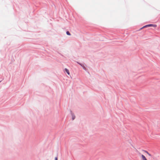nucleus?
Masks as SVG:
<instances>
[{
	"mask_svg": "<svg viewBox=\"0 0 160 160\" xmlns=\"http://www.w3.org/2000/svg\"><path fill=\"white\" fill-rule=\"evenodd\" d=\"M156 26V25H153L152 24L147 25H145V26H143V27L141 28L140 29H142L143 28H144L149 27H150V26Z\"/></svg>",
	"mask_w": 160,
	"mask_h": 160,
	"instance_id": "nucleus-1",
	"label": "nucleus"
},
{
	"mask_svg": "<svg viewBox=\"0 0 160 160\" xmlns=\"http://www.w3.org/2000/svg\"><path fill=\"white\" fill-rule=\"evenodd\" d=\"M142 160H147L145 156L143 155H141Z\"/></svg>",
	"mask_w": 160,
	"mask_h": 160,
	"instance_id": "nucleus-2",
	"label": "nucleus"
},
{
	"mask_svg": "<svg viewBox=\"0 0 160 160\" xmlns=\"http://www.w3.org/2000/svg\"><path fill=\"white\" fill-rule=\"evenodd\" d=\"M65 71H66V72H67V74L68 75H70V73L69 72V71L68 70V69H67V68H65Z\"/></svg>",
	"mask_w": 160,
	"mask_h": 160,
	"instance_id": "nucleus-3",
	"label": "nucleus"
},
{
	"mask_svg": "<svg viewBox=\"0 0 160 160\" xmlns=\"http://www.w3.org/2000/svg\"><path fill=\"white\" fill-rule=\"evenodd\" d=\"M78 64H79L81 66H82L83 67V69H84L85 70V67L84 66H83L82 64H81L80 63H78Z\"/></svg>",
	"mask_w": 160,
	"mask_h": 160,
	"instance_id": "nucleus-4",
	"label": "nucleus"
},
{
	"mask_svg": "<svg viewBox=\"0 0 160 160\" xmlns=\"http://www.w3.org/2000/svg\"><path fill=\"white\" fill-rule=\"evenodd\" d=\"M66 33H67V34L68 35H71V34H70V33L68 31Z\"/></svg>",
	"mask_w": 160,
	"mask_h": 160,
	"instance_id": "nucleus-5",
	"label": "nucleus"
},
{
	"mask_svg": "<svg viewBox=\"0 0 160 160\" xmlns=\"http://www.w3.org/2000/svg\"><path fill=\"white\" fill-rule=\"evenodd\" d=\"M75 116H73L72 117V119L73 120H74L75 119Z\"/></svg>",
	"mask_w": 160,
	"mask_h": 160,
	"instance_id": "nucleus-6",
	"label": "nucleus"
},
{
	"mask_svg": "<svg viewBox=\"0 0 160 160\" xmlns=\"http://www.w3.org/2000/svg\"><path fill=\"white\" fill-rule=\"evenodd\" d=\"M145 152H146V153H147V154H148L149 156H151L150 154L149 153H148V152L146 151Z\"/></svg>",
	"mask_w": 160,
	"mask_h": 160,
	"instance_id": "nucleus-7",
	"label": "nucleus"
},
{
	"mask_svg": "<svg viewBox=\"0 0 160 160\" xmlns=\"http://www.w3.org/2000/svg\"><path fill=\"white\" fill-rule=\"evenodd\" d=\"M55 160H58V158L57 157H56L55 158Z\"/></svg>",
	"mask_w": 160,
	"mask_h": 160,
	"instance_id": "nucleus-8",
	"label": "nucleus"
}]
</instances>
